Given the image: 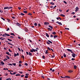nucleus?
<instances>
[{
  "mask_svg": "<svg viewBox=\"0 0 80 80\" xmlns=\"http://www.w3.org/2000/svg\"><path fill=\"white\" fill-rule=\"evenodd\" d=\"M22 64H19V67H21L22 66Z\"/></svg>",
  "mask_w": 80,
  "mask_h": 80,
  "instance_id": "obj_63",
  "label": "nucleus"
},
{
  "mask_svg": "<svg viewBox=\"0 0 80 80\" xmlns=\"http://www.w3.org/2000/svg\"><path fill=\"white\" fill-rule=\"evenodd\" d=\"M14 38V36H10V38Z\"/></svg>",
  "mask_w": 80,
  "mask_h": 80,
  "instance_id": "obj_44",
  "label": "nucleus"
},
{
  "mask_svg": "<svg viewBox=\"0 0 80 80\" xmlns=\"http://www.w3.org/2000/svg\"><path fill=\"white\" fill-rule=\"evenodd\" d=\"M25 31L27 32H28V29L27 28H26V29H25Z\"/></svg>",
  "mask_w": 80,
  "mask_h": 80,
  "instance_id": "obj_55",
  "label": "nucleus"
},
{
  "mask_svg": "<svg viewBox=\"0 0 80 80\" xmlns=\"http://www.w3.org/2000/svg\"><path fill=\"white\" fill-rule=\"evenodd\" d=\"M72 72H73V71L72 70H69L68 71V72L70 73H72Z\"/></svg>",
  "mask_w": 80,
  "mask_h": 80,
  "instance_id": "obj_16",
  "label": "nucleus"
},
{
  "mask_svg": "<svg viewBox=\"0 0 80 80\" xmlns=\"http://www.w3.org/2000/svg\"><path fill=\"white\" fill-rule=\"evenodd\" d=\"M16 73H17V72H14L13 73L12 75H14V74H16Z\"/></svg>",
  "mask_w": 80,
  "mask_h": 80,
  "instance_id": "obj_49",
  "label": "nucleus"
},
{
  "mask_svg": "<svg viewBox=\"0 0 80 80\" xmlns=\"http://www.w3.org/2000/svg\"><path fill=\"white\" fill-rule=\"evenodd\" d=\"M65 78H70V77L68 76H67L65 77Z\"/></svg>",
  "mask_w": 80,
  "mask_h": 80,
  "instance_id": "obj_22",
  "label": "nucleus"
},
{
  "mask_svg": "<svg viewBox=\"0 0 80 80\" xmlns=\"http://www.w3.org/2000/svg\"><path fill=\"white\" fill-rule=\"evenodd\" d=\"M10 30V28H8L7 30H6L7 31H8Z\"/></svg>",
  "mask_w": 80,
  "mask_h": 80,
  "instance_id": "obj_38",
  "label": "nucleus"
},
{
  "mask_svg": "<svg viewBox=\"0 0 80 80\" xmlns=\"http://www.w3.org/2000/svg\"><path fill=\"white\" fill-rule=\"evenodd\" d=\"M39 49L38 48H36V49H31L30 50V52H38V50Z\"/></svg>",
  "mask_w": 80,
  "mask_h": 80,
  "instance_id": "obj_1",
  "label": "nucleus"
},
{
  "mask_svg": "<svg viewBox=\"0 0 80 80\" xmlns=\"http://www.w3.org/2000/svg\"><path fill=\"white\" fill-rule=\"evenodd\" d=\"M23 12L27 14V11H23Z\"/></svg>",
  "mask_w": 80,
  "mask_h": 80,
  "instance_id": "obj_28",
  "label": "nucleus"
},
{
  "mask_svg": "<svg viewBox=\"0 0 80 80\" xmlns=\"http://www.w3.org/2000/svg\"><path fill=\"white\" fill-rule=\"evenodd\" d=\"M22 63V61H19V64H21Z\"/></svg>",
  "mask_w": 80,
  "mask_h": 80,
  "instance_id": "obj_26",
  "label": "nucleus"
},
{
  "mask_svg": "<svg viewBox=\"0 0 80 80\" xmlns=\"http://www.w3.org/2000/svg\"><path fill=\"white\" fill-rule=\"evenodd\" d=\"M16 76H21V75L20 74H16L15 75Z\"/></svg>",
  "mask_w": 80,
  "mask_h": 80,
  "instance_id": "obj_56",
  "label": "nucleus"
},
{
  "mask_svg": "<svg viewBox=\"0 0 80 80\" xmlns=\"http://www.w3.org/2000/svg\"><path fill=\"white\" fill-rule=\"evenodd\" d=\"M8 40L10 41H12V40L11 39H10L9 38H8Z\"/></svg>",
  "mask_w": 80,
  "mask_h": 80,
  "instance_id": "obj_27",
  "label": "nucleus"
},
{
  "mask_svg": "<svg viewBox=\"0 0 80 80\" xmlns=\"http://www.w3.org/2000/svg\"><path fill=\"white\" fill-rule=\"evenodd\" d=\"M28 76H26L25 77V78H28Z\"/></svg>",
  "mask_w": 80,
  "mask_h": 80,
  "instance_id": "obj_59",
  "label": "nucleus"
},
{
  "mask_svg": "<svg viewBox=\"0 0 80 80\" xmlns=\"http://www.w3.org/2000/svg\"><path fill=\"white\" fill-rule=\"evenodd\" d=\"M47 29H48V30H49L50 31H51L52 30V29H51L50 28H47Z\"/></svg>",
  "mask_w": 80,
  "mask_h": 80,
  "instance_id": "obj_19",
  "label": "nucleus"
},
{
  "mask_svg": "<svg viewBox=\"0 0 80 80\" xmlns=\"http://www.w3.org/2000/svg\"><path fill=\"white\" fill-rule=\"evenodd\" d=\"M63 2L64 3H65V4H67V2H66L65 1H63Z\"/></svg>",
  "mask_w": 80,
  "mask_h": 80,
  "instance_id": "obj_46",
  "label": "nucleus"
},
{
  "mask_svg": "<svg viewBox=\"0 0 80 80\" xmlns=\"http://www.w3.org/2000/svg\"><path fill=\"white\" fill-rule=\"evenodd\" d=\"M4 34L7 36H10V35H9V34H8V33H4Z\"/></svg>",
  "mask_w": 80,
  "mask_h": 80,
  "instance_id": "obj_7",
  "label": "nucleus"
},
{
  "mask_svg": "<svg viewBox=\"0 0 80 80\" xmlns=\"http://www.w3.org/2000/svg\"><path fill=\"white\" fill-rule=\"evenodd\" d=\"M12 8H13L12 7H8V9H11Z\"/></svg>",
  "mask_w": 80,
  "mask_h": 80,
  "instance_id": "obj_39",
  "label": "nucleus"
},
{
  "mask_svg": "<svg viewBox=\"0 0 80 80\" xmlns=\"http://www.w3.org/2000/svg\"><path fill=\"white\" fill-rule=\"evenodd\" d=\"M77 68V66H74V68L76 69Z\"/></svg>",
  "mask_w": 80,
  "mask_h": 80,
  "instance_id": "obj_21",
  "label": "nucleus"
},
{
  "mask_svg": "<svg viewBox=\"0 0 80 80\" xmlns=\"http://www.w3.org/2000/svg\"><path fill=\"white\" fill-rule=\"evenodd\" d=\"M50 4L52 5H53L55 4L53 2H50Z\"/></svg>",
  "mask_w": 80,
  "mask_h": 80,
  "instance_id": "obj_13",
  "label": "nucleus"
},
{
  "mask_svg": "<svg viewBox=\"0 0 80 80\" xmlns=\"http://www.w3.org/2000/svg\"><path fill=\"white\" fill-rule=\"evenodd\" d=\"M8 70V69L7 68L6 69L5 68H4L3 69V70Z\"/></svg>",
  "mask_w": 80,
  "mask_h": 80,
  "instance_id": "obj_51",
  "label": "nucleus"
},
{
  "mask_svg": "<svg viewBox=\"0 0 80 80\" xmlns=\"http://www.w3.org/2000/svg\"><path fill=\"white\" fill-rule=\"evenodd\" d=\"M56 23H58V24L61 25H62V24L61 23V22H59L58 21H57Z\"/></svg>",
  "mask_w": 80,
  "mask_h": 80,
  "instance_id": "obj_3",
  "label": "nucleus"
},
{
  "mask_svg": "<svg viewBox=\"0 0 80 80\" xmlns=\"http://www.w3.org/2000/svg\"><path fill=\"white\" fill-rule=\"evenodd\" d=\"M65 29L66 30H69V29L68 28H65Z\"/></svg>",
  "mask_w": 80,
  "mask_h": 80,
  "instance_id": "obj_34",
  "label": "nucleus"
},
{
  "mask_svg": "<svg viewBox=\"0 0 80 80\" xmlns=\"http://www.w3.org/2000/svg\"><path fill=\"white\" fill-rule=\"evenodd\" d=\"M48 41L50 43H51V44H52V42L50 40H48Z\"/></svg>",
  "mask_w": 80,
  "mask_h": 80,
  "instance_id": "obj_23",
  "label": "nucleus"
},
{
  "mask_svg": "<svg viewBox=\"0 0 80 80\" xmlns=\"http://www.w3.org/2000/svg\"><path fill=\"white\" fill-rule=\"evenodd\" d=\"M17 56V54H16V53H14V57H16Z\"/></svg>",
  "mask_w": 80,
  "mask_h": 80,
  "instance_id": "obj_30",
  "label": "nucleus"
},
{
  "mask_svg": "<svg viewBox=\"0 0 80 80\" xmlns=\"http://www.w3.org/2000/svg\"><path fill=\"white\" fill-rule=\"evenodd\" d=\"M8 65H11V66H12V64H10V63L8 64Z\"/></svg>",
  "mask_w": 80,
  "mask_h": 80,
  "instance_id": "obj_52",
  "label": "nucleus"
},
{
  "mask_svg": "<svg viewBox=\"0 0 80 80\" xmlns=\"http://www.w3.org/2000/svg\"><path fill=\"white\" fill-rule=\"evenodd\" d=\"M79 10L78 8V7H76V8L75 12H77Z\"/></svg>",
  "mask_w": 80,
  "mask_h": 80,
  "instance_id": "obj_6",
  "label": "nucleus"
},
{
  "mask_svg": "<svg viewBox=\"0 0 80 80\" xmlns=\"http://www.w3.org/2000/svg\"><path fill=\"white\" fill-rule=\"evenodd\" d=\"M63 56L65 58L66 57V56L65 54V53H64V54H63Z\"/></svg>",
  "mask_w": 80,
  "mask_h": 80,
  "instance_id": "obj_41",
  "label": "nucleus"
},
{
  "mask_svg": "<svg viewBox=\"0 0 80 80\" xmlns=\"http://www.w3.org/2000/svg\"><path fill=\"white\" fill-rule=\"evenodd\" d=\"M42 77L43 78V79H45V77H44V76H42Z\"/></svg>",
  "mask_w": 80,
  "mask_h": 80,
  "instance_id": "obj_61",
  "label": "nucleus"
},
{
  "mask_svg": "<svg viewBox=\"0 0 80 80\" xmlns=\"http://www.w3.org/2000/svg\"><path fill=\"white\" fill-rule=\"evenodd\" d=\"M25 75L27 76H28V75H29V74L28 73H26V74H25Z\"/></svg>",
  "mask_w": 80,
  "mask_h": 80,
  "instance_id": "obj_64",
  "label": "nucleus"
},
{
  "mask_svg": "<svg viewBox=\"0 0 80 80\" xmlns=\"http://www.w3.org/2000/svg\"><path fill=\"white\" fill-rule=\"evenodd\" d=\"M48 53V50H47L46 51L45 53L46 54H47Z\"/></svg>",
  "mask_w": 80,
  "mask_h": 80,
  "instance_id": "obj_45",
  "label": "nucleus"
},
{
  "mask_svg": "<svg viewBox=\"0 0 80 80\" xmlns=\"http://www.w3.org/2000/svg\"><path fill=\"white\" fill-rule=\"evenodd\" d=\"M0 63L1 64H2V65L5 64V63L4 62H3V61H2V62H1Z\"/></svg>",
  "mask_w": 80,
  "mask_h": 80,
  "instance_id": "obj_18",
  "label": "nucleus"
},
{
  "mask_svg": "<svg viewBox=\"0 0 80 80\" xmlns=\"http://www.w3.org/2000/svg\"><path fill=\"white\" fill-rule=\"evenodd\" d=\"M46 43L48 45H50V43L49 42H48V41H47L46 42Z\"/></svg>",
  "mask_w": 80,
  "mask_h": 80,
  "instance_id": "obj_15",
  "label": "nucleus"
},
{
  "mask_svg": "<svg viewBox=\"0 0 80 80\" xmlns=\"http://www.w3.org/2000/svg\"><path fill=\"white\" fill-rule=\"evenodd\" d=\"M75 13V12H73L71 13V14L72 15H74Z\"/></svg>",
  "mask_w": 80,
  "mask_h": 80,
  "instance_id": "obj_50",
  "label": "nucleus"
},
{
  "mask_svg": "<svg viewBox=\"0 0 80 80\" xmlns=\"http://www.w3.org/2000/svg\"><path fill=\"white\" fill-rule=\"evenodd\" d=\"M2 36L3 37H6V36L5 35V34H3L2 35Z\"/></svg>",
  "mask_w": 80,
  "mask_h": 80,
  "instance_id": "obj_36",
  "label": "nucleus"
},
{
  "mask_svg": "<svg viewBox=\"0 0 80 80\" xmlns=\"http://www.w3.org/2000/svg\"><path fill=\"white\" fill-rule=\"evenodd\" d=\"M71 60H72V61L74 60H75V59H74V58H72Z\"/></svg>",
  "mask_w": 80,
  "mask_h": 80,
  "instance_id": "obj_60",
  "label": "nucleus"
},
{
  "mask_svg": "<svg viewBox=\"0 0 80 80\" xmlns=\"http://www.w3.org/2000/svg\"><path fill=\"white\" fill-rule=\"evenodd\" d=\"M46 36L48 37V38H49V36L48 35V34L47 33H46Z\"/></svg>",
  "mask_w": 80,
  "mask_h": 80,
  "instance_id": "obj_12",
  "label": "nucleus"
},
{
  "mask_svg": "<svg viewBox=\"0 0 80 80\" xmlns=\"http://www.w3.org/2000/svg\"><path fill=\"white\" fill-rule=\"evenodd\" d=\"M53 6H50V8H53Z\"/></svg>",
  "mask_w": 80,
  "mask_h": 80,
  "instance_id": "obj_53",
  "label": "nucleus"
},
{
  "mask_svg": "<svg viewBox=\"0 0 80 80\" xmlns=\"http://www.w3.org/2000/svg\"><path fill=\"white\" fill-rule=\"evenodd\" d=\"M12 80V79L11 78H8V79H6V80Z\"/></svg>",
  "mask_w": 80,
  "mask_h": 80,
  "instance_id": "obj_58",
  "label": "nucleus"
},
{
  "mask_svg": "<svg viewBox=\"0 0 80 80\" xmlns=\"http://www.w3.org/2000/svg\"><path fill=\"white\" fill-rule=\"evenodd\" d=\"M50 37L51 38H53V35L52 34L51 35Z\"/></svg>",
  "mask_w": 80,
  "mask_h": 80,
  "instance_id": "obj_62",
  "label": "nucleus"
},
{
  "mask_svg": "<svg viewBox=\"0 0 80 80\" xmlns=\"http://www.w3.org/2000/svg\"><path fill=\"white\" fill-rule=\"evenodd\" d=\"M54 38L55 39L56 38L58 37V36L55 35L53 36Z\"/></svg>",
  "mask_w": 80,
  "mask_h": 80,
  "instance_id": "obj_14",
  "label": "nucleus"
},
{
  "mask_svg": "<svg viewBox=\"0 0 80 80\" xmlns=\"http://www.w3.org/2000/svg\"><path fill=\"white\" fill-rule=\"evenodd\" d=\"M0 12L2 13L3 12V11H2L1 9H0Z\"/></svg>",
  "mask_w": 80,
  "mask_h": 80,
  "instance_id": "obj_40",
  "label": "nucleus"
},
{
  "mask_svg": "<svg viewBox=\"0 0 80 80\" xmlns=\"http://www.w3.org/2000/svg\"><path fill=\"white\" fill-rule=\"evenodd\" d=\"M67 50L69 52H71L72 51L71 49H67Z\"/></svg>",
  "mask_w": 80,
  "mask_h": 80,
  "instance_id": "obj_17",
  "label": "nucleus"
},
{
  "mask_svg": "<svg viewBox=\"0 0 80 80\" xmlns=\"http://www.w3.org/2000/svg\"><path fill=\"white\" fill-rule=\"evenodd\" d=\"M48 27H49L50 28H51L52 29H53V27L51 25H48Z\"/></svg>",
  "mask_w": 80,
  "mask_h": 80,
  "instance_id": "obj_11",
  "label": "nucleus"
},
{
  "mask_svg": "<svg viewBox=\"0 0 80 80\" xmlns=\"http://www.w3.org/2000/svg\"><path fill=\"white\" fill-rule=\"evenodd\" d=\"M61 16H62L63 17H65V15H64V14H61Z\"/></svg>",
  "mask_w": 80,
  "mask_h": 80,
  "instance_id": "obj_33",
  "label": "nucleus"
},
{
  "mask_svg": "<svg viewBox=\"0 0 80 80\" xmlns=\"http://www.w3.org/2000/svg\"><path fill=\"white\" fill-rule=\"evenodd\" d=\"M77 56V54H74V53H73V54H72V57L74 58H75V56Z\"/></svg>",
  "mask_w": 80,
  "mask_h": 80,
  "instance_id": "obj_2",
  "label": "nucleus"
},
{
  "mask_svg": "<svg viewBox=\"0 0 80 80\" xmlns=\"http://www.w3.org/2000/svg\"><path fill=\"white\" fill-rule=\"evenodd\" d=\"M34 25L36 26H37V23H36V22H35L34 23Z\"/></svg>",
  "mask_w": 80,
  "mask_h": 80,
  "instance_id": "obj_32",
  "label": "nucleus"
},
{
  "mask_svg": "<svg viewBox=\"0 0 80 80\" xmlns=\"http://www.w3.org/2000/svg\"><path fill=\"white\" fill-rule=\"evenodd\" d=\"M55 54L54 55V54H53V56H52V58H54L55 57Z\"/></svg>",
  "mask_w": 80,
  "mask_h": 80,
  "instance_id": "obj_37",
  "label": "nucleus"
},
{
  "mask_svg": "<svg viewBox=\"0 0 80 80\" xmlns=\"http://www.w3.org/2000/svg\"><path fill=\"white\" fill-rule=\"evenodd\" d=\"M8 51L10 52H12V51H11V50H10V49H9Z\"/></svg>",
  "mask_w": 80,
  "mask_h": 80,
  "instance_id": "obj_48",
  "label": "nucleus"
},
{
  "mask_svg": "<svg viewBox=\"0 0 80 80\" xmlns=\"http://www.w3.org/2000/svg\"><path fill=\"white\" fill-rule=\"evenodd\" d=\"M6 57H7V58L8 59H10V58L9 57H8V56H6Z\"/></svg>",
  "mask_w": 80,
  "mask_h": 80,
  "instance_id": "obj_25",
  "label": "nucleus"
},
{
  "mask_svg": "<svg viewBox=\"0 0 80 80\" xmlns=\"http://www.w3.org/2000/svg\"><path fill=\"white\" fill-rule=\"evenodd\" d=\"M29 56H32V54L31 53V52L30 53H29Z\"/></svg>",
  "mask_w": 80,
  "mask_h": 80,
  "instance_id": "obj_47",
  "label": "nucleus"
},
{
  "mask_svg": "<svg viewBox=\"0 0 80 80\" xmlns=\"http://www.w3.org/2000/svg\"><path fill=\"white\" fill-rule=\"evenodd\" d=\"M1 19L3 20L4 21H5V19L4 18H3L2 17H1Z\"/></svg>",
  "mask_w": 80,
  "mask_h": 80,
  "instance_id": "obj_31",
  "label": "nucleus"
},
{
  "mask_svg": "<svg viewBox=\"0 0 80 80\" xmlns=\"http://www.w3.org/2000/svg\"><path fill=\"white\" fill-rule=\"evenodd\" d=\"M5 53L8 55H10V54L9 53V52H6Z\"/></svg>",
  "mask_w": 80,
  "mask_h": 80,
  "instance_id": "obj_24",
  "label": "nucleus"
},
{
  "mask_svg": "<svg viewBox=\"0 0 80 80\" xmlns=\"http://www.w3.org/2000/svg\"><path fill=\"white\" fill-rule=\"evenodd\" d=\"M9 8V7H5L4 8V9H8Z\"/></svg>",
  "mask_w": 80,
  "mask_h": 80,
  "instance_id": "obj_8",
  "label": "nucleus"
},
{
  "mask_svg": "<svg viewBox=\"0 0 80 80\" xmlns=\"http://www.w3.org/2000/svg\"><path fill=\"white\" fill-rule=\"evenodd\" d=\"M44 25H49V23L47 22H44Z\"/></svg>",
  "mask_w": 80,
  "mask_h": 80,
  "instance_id": "obj_5",
  "label": "nucleus"
},
{
  "mask_svg": "<svg viewBox=\"0 0 80 80\" xmlns=\"http://www.w3.org/2000/svg\"><path fill=\"white\" fill-rule=\"evenodd\" d=\"M6 61H8V59H4V61H6Z\"/></svg>",
  "mask_w": 80,
  "mask_h": 80,
  "instance_id": "obj_54",
  "label": "nucleus"
},
{
  "mask_svg": "<svg viewBox=\"0 0 80 80\" xmlns=\"http://www.w3.org/2000/svg\"><path fill=\"white\" fill-rule=\"evenodd\" d=\"M47 49L48 50H49L50 51H51V49H50V48H49V47L47 48Z\"/></svg>",
  "mask_w": 80,
  "mask_h": 80,
  "instance_id": "obj_29",
  "label": "nucleus"
},
{
  "mask_svg": "<svg viewBox=\"0 0 80 80\" xmlns=\"http://www.w3.org/2000/svg\"><path fill=\"white\" fill-rule=\"evenodd\" d=\"M20 15H21L22 16H24L25 15V14L22 13V12H21V14H20Z\"/></svg>",
  "mask_w": 80,
  "mask_h": 80,
  "instance_id": "obj_20",
  "label": "nucleus"
},
{
  "mask_svg": "<svg viewBox=\"0 0 80 80\" xmlns=\"http://www.w3.org/2000/svg\"><path fill=\"white\" fill-rule=\"evenodd\" d=\"M22 58H23V59H24V58H25V57H24V56L22 55Z\"/></svg>",
  "mask_w": 80,
  "mask_h": 80,
  "instance_id": "obj_57",
  "label": "nucleus"
},
{
  "mask_svg": "<svg viewBox=\"0 0 80 80\" xmlns=\"http://www.w3.org/2000/svg\"><path fill=\"white\" fill-rule=\"evenodd\" d=\"M16 24L17 25H18V26H20V27L21 26V24H20V23H19L18 22H17L16 23Z\"/></svg>",
  "mask_w": 80,
  "mask_h": 80,
  "instance_id": "obj_4",
  "label": "nucleus"
},
{
  "mask_svg": "<svg viewBox=\"0 0 80 80\" xmlns=\"http://www.w3.org/2000/svg\"><path fill=\"white\" fill-rule=\"evenodd\" d=\"M42 58L43 59L45 58V56H42Z\"/></svg>",
  "mask_w": 80,
  "mask_h": 80,
  "instance_id": "obj_42",
  "label": "nucleus"
},
{
  "mask_svg": "<svg viewBox=\"0 0 80 80\" xmlns=\"http://www.w3.org/2000/svg\"><path fill=\"white\" fill-rule=\"evenodd\" d=\"M10 34L12 36H15V35L14 34V33H12V32H11Z\"/></svg>",
  "mask_w": 80,
  "mask_h": 80,
  "instance_id": "obj_9",
  "label": "nucleus"
},
{
  "mask_svg": "<svg viewBox=\"0 0 80 80\" xmlns=\"http://www.w3.org/2000/svg\"><path fill=\"white\" fill-rule=\"evenodd\" d=\"M32 13H28V15H29V16H32Z\"/></svg>",
  "mask_w": 80,
  "mask_h": 80,
  "instance_id": "obj_35",
  "label": "nucleus"
},
{
  "mask_svg": "<svg viewBox=\"0 0 80 80\" xmlns=\"http://www.w3.org/2000/svg\"><path fill=\"white\" fill-rule=\"evenodd\" d=\"M24 65L26 66H28V64L27 63H25Z\"/></svg>",
  "mask_w": 80,
  "mask_h": 80,
  "instance_id": "obj_43",
  "label": "nucleus"
},
{
  "mask_svg": "<svg viewBox=\"0 0 80 80\" xmlns=\"http://www.w3.org/2000/svg\"><path fill=\"white\" fill-rule=\"evenodd\" d=\"M52 34L54 35H55L56 34V33L55 32H52Z\"/></svg>",
  "mask_w": 80,
  "mask_h": 80,
  "instance_id": "obj_10",
  "label": "nucleus"
}]
</instances>
